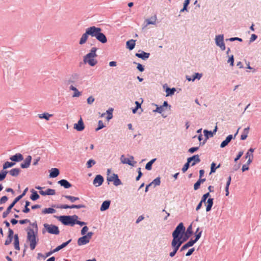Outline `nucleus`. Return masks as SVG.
Segmentation results:
<instances>
[{
    "label": "nucleus",
    "instance_id": "1",
    "mask_svg": "<svg viewBox=\"0 0 261 261\" xmlns=\"http://www.w3.org/2000/svg\"><path fill=\"white\" fill-rule=\"evenodd\" d=\"M89 36L95 37L98 41L102 43H105L107 41V37L101 32V28L92 26L86 29L85 32L82 35L80 39L79 44L83 45L85 44L87 42Z\"/></svg>",
    "mask_w": 261,
    "mask_h": 261
},
{
    "label": "nucleus",
    "instance_id": "2",
    "mask_svg": "<svg viewBox=\"0 0 261 261\" xmlns=\"http://www.w3.org/2000/svg\"><path fill=\"white\" fill-rule=\"evenodd\" d=\"M185 227L182 223H180L176 227L175 229L172 233L173 240L171 242V246L173 248V251L169 254L170 257H173L177 251L179 249L181 245L185 241L182 239L183 233L185 231Z\"/></svg>",
    "mask_w": 261,
    "mask_h": 261
},
{
    "label": "nucleus",
    "instance_id": "3",
    "mask_svg": "<svg viewBox=\"0 0 261 261\" xmlns=\"http://www.w3.org/2000/svg\"><path fill=\"white\" fill-rule=\"evenodd\" d=\"M97 48L95 47H92L90 52L86 55L83 58V62L85 64H88L90 66H94L97 63L96 60V51Z\"/></svg>",
    "mask_w": 261,
    "mask_h": 261
},
{
    "label": "nucleus",
    "instance_id": "4",
    "mask_svg": "<svg viewBox=\"0 0 261 261\" xmlns=\"http://www.w3.org/2000/svg\"><path fill=\"white\" fill-rule=\"evenodd\" d=\"M27 240L30 243V247L32 250L35 249L39 239L37 237V230L29 229L27 232Z\"/></svg>",
    "mask_w": 261,
    "mask_h": 261
},
{
    "label": "nucleus",
    "instance_id": "5",
    "mask_svg": "<svg viewBox=\"0 0 261 261\" xmlns=\"http://www.w3.org/2000/svg\"><path fill=\"white\" fill-rule=\"evenodd\" d=\"M58 219L64 225L73 226L75 225L74 221L78 219V216L75 215L72 216H62L59 217Z\"/></svg>",
    "mask_w": 261,
    "mask_h": 261
},
{
    "label": "nucleus",
    "instance_id": "6",
    "mask_svg": "<svg viewBox=\"0 0 261 261\" xmlns=\"http://www.w3.org/2000/svg\"><path fill=\"white\" fill-rule=\"evenodd\" d=\"M44 230H43V233L47 232L48 233L52 234L58 235L60 233L59 228L57 226L53 224H48L45 223L43 224Z\"/></svg>",
    "mask_w": 261,
    "mask_h": 261
},
{
    "label": "nucleus",
    "instance_id": "7",
    "mask_svg": "<svg viewBox=\"0 0 261 261\" xmlns=\"http://www.w3.org/2000/svg\"><path fill=\"white\" fill-rule=\"evenodd\" d=\"M120 161L122 164H127L132 166H134V165L137 163V162L134 161V158L132 155H129L128 158H126L123 154L121 155L120 157Z\"/></svg>",
    "mask_w": 261,
    "mask_h": 261
},
{
    "label": "nucleus",
    "instance_id": "8",
    "mask_svg": "<svg viewBox=\"0 0 261 261\" xmlns=\"http://www.w3.org/2000/svg\"><path fill=\"white\" fill-rule=\"evenodd\" d=\"M216 44L217 46L220 47L222 50L225 49V45L224 43L223 35H219L216 36L215 38Z\"/></svg>",
    "mask_w": 261,
    "mask_h": 261
},
{
    "label": "nucleus",
    "instance_id": "9",
    "mask_svg": "<svg viewBox=\"0 0 261 261\" xmlns=\"http://www.w3.org/2000/svg\"><path fill=\"white\" fill-rule=\"evenodd\" d=\"M36 188L38 190H39V193L43 196L45 195H54L56 194L55 190L54 189H47L45 191H43L42 189L43 188L38 186L36 187Z\"/></svg>",
    "mask_w": 261,
    "mask_h": 261
},
{
    "label": "nucleus",
    "instance_id": "10",
    "mask_svg": "<svg viewBox=\"0 0 261 261\" xmlns=\"http://www.w3.org/2000/svg\"><path fill=\"white\" fill-rule=\"evenodd\" d=\"M108 181H113L114 185L116 186H118L121 184L120 180L118 178L117 174H113L111 177L107 178Z\"/></svg>",
    "mask_w": 261,
    "mask_h": 261
},
{
    "label": "nucleus",
    "instance_id": "11",
    "mask_svg": "<svg viewBox=\"0 0 261 261\" xmlns=\"http://www.w3.org/2000/svg\"><path fill=\"white\" fill-rule=\"evenodd\" d=\"M74 129H75L76 130L81 132L85 128V125L83 122V121L81 118L80 120L78 121L77 123H75L73 126Z\"/></svg>",
    "mask_w": 261,
    "mask_h": 261
},
{
    "label": "nucleus",
    "instance_id": "12",
    "mask_svg": "<svg viewBox=\"0 0 261 261\" xmlns=\"http://www.w3.org/2000/svg\"><path fill=\"white\" fill-rule=\"evenodd\" d=\"M254 151V149L251 148L245 154V158L248 160L247 162H248V164H250L252 162L253 158V152Z\"/></svg>",
    "mask_w": 261,
    "mask_h": 261
},
{
    "label": "nucleus",
    "instance_id": "13",
    "mask_svg": "<svg viewBox=\"0 0 261 261\" xmlns=\"http://www.w3.org/2000/svg\"><path fill=\"white\" fill-rule=\"evenodd\" d=\"M103 181V177L100 175H97L96 176L93 180V184L96 187H99L102 185Z\"/></svg>",
    "mask_w": 261,
    "mask_h": 261
},
{
    "label": "nucleus",
    "instance_id": "14",
    "mask_svg": "<svg viewBox=\"0 0 261 261\" xmlns=\"http://www.w3.org/2000/svg\"><path fill=\"white\" fill-rule=\"evenodd\" d=\"M90 240L86 235L80 238L77 240V244L79 246L84 245L88 243Z\"/></svg>",
    "mask_w": 261,
    "mask_h": 261
},
{
    "label": "nucleus",
    "instance_id": "15",
    "mask_svg": "<svg viewBox=\"0 0 261 261\" xmlns=\"http://www.w3.org/2000/svg\"><path fill=\"white\" fill-rule=\"evenodd\" d=\"M32 161V156L31 155H28L25 158L23 163L21 164V167L22 168H28L31 164Z\"/></svg>",
    "mask_w": 261,
    "mask_h": 261
},
{
    "label": "nucleus",
    "instance_id": "16",
    "mask_svg": "<svg viewBox=\"0 0 261 261\" xmlns=\"http://www.w3.org/2000/svg\"><path fill=\"white\" fill-rule=\"evenodd\" d=\"M10 159L12 161L18 162H20V161H21L22 160H23V158L22 155L21 153H16L15 155L11 156L10 158Z\"/></svg>",
    "mask_w": 261,
    "mask_h": 261
},
{
    "label": "nucleus",
    "instance_id": "17",
    "mask_svg": "<svg viewBox=\"0 0 261 261\" xmlns=\"http://www.w3.org/2000/svg\"><path fill=\"white\" fill-rule=\"evenodd\" d=\"M217 130V126H216L213 132L209 131L206 129L203 130L204 135L205 137V141L209 137H213L214 133H215Z\"/></svg>",
    "mask_w": 261,
    "mask_h": 261
},
{
    "label": "nucleus",
    "instance_id": "18",
    "mask_svg": "<svg viewBox=\"0 0 261 261\" xmlns=\"http://www.w3.org/2000/svg\"><path fill=\"white\" fill-rule=\"evenodd\" d=\"M13 231L12 229L9 228L8 230V237L7 239L6 240L5 244L6 245H8L10 244L12 240L13 236Z\"/></svg>",
    "mask_w": 261,
    "mask_h": 261
},
{
    "label": "nucleus",
    "instance_id": "19",
    "mask_svg": "<svg viewBox=\"0 0 261 261\" xmlns=\"http://www.w3.org/2000/svg\"><path fill=\"white\" fill-rule=\"evenodd\" d=\"M58 183L65 189H68L71 187L70 183L66 179H61L58 181Z\"/></svg>",
    "mask_w": 261,
    "mask_h": 261
},
{
    "label": "nucleus",
    "instance_id": "20",
    "mask_svg": "<svg viewBox=\"0 0 261 261\" xmlns=\"http://www.w3.org/2000/svg\"><path fill=\"white\" fill-rule=\"evenodd\" d=\"M59 170L58 168H51L50 170L49 177L55 178L58 176L59 174Z\"/></svg>",
    "mask_w": 261,
    "mask_h": 261
},
{
    "label": "nucleus",
    "instance_id": "21",
    "mask_svg": "<svg viewBox=\"0 0 261 261\" xmlns=\"http://www.w3.org/2000/svg\"><path fill=\"white\" fill-rule=\"evenodd\" d=\"M136 56L143 60H146L149 58V54L141 51L140 53H136Z\"/></svg>",
    "mask_w": 261,
    "mask_h": 261
},
{
    "label": "nucleus",
    "instance_id": "22",
    "mask_svg": "<svg viewBox=\"0 0 261 261\" xmlns=\"http://www.w3.org/2000/svg\"><path fill=\"white\" fill-rule=\"evenodd\" d=\"M232 139V135H228L225 140H224L221 144L220 147L221 148H224L226 146L228 145V144L230 142L231 139Z\"/></svg>",
    "mask_w": 261,
    "mask_h": 261
},
{
    "label": "nucleus",
    "instance_id": "23",
    "mask_svg": "<svg viewBox=\"0 0 261 261\" xmlns=\"http://www.w3.org/2000/svg\"><path fill=\"white\" fill-rule=\"evenodd\" d=\"M53 114H49L47 112H45L42 114H38V117L40 119H44L45 120L48 121L49 120L50 118L53 116Z\"/></svg>",
    "mask_w": 261,
    "mask_h": 261
},
{
    "label": "nucleus",
    "instance_id": "24",
    "mask_svg": "<svg viewBox=\"0 0 261 261\" xmlns=\"http://www.w3.org/2000/svg\"><path fill=\"white\" fill-rule=\"evenodd\" d=\"M195 157H196V158L197 159V158L196 156H192V157L189 158L188 159L187 162L185 164V165L184 166V167L182 168V171L183 172H185L188 170V169L189 167L190 163L193 160V158H195Z\"/></svg>",
    "mask_w": 261,
    "mask_h": 261
},
{
    "label": "nucleus",
    "instance_id": "25",
    "mask_svg": "<svg viewBox=\"0 0 261 261\" xmlns=\"http://www.w3.org/2000/svg\"><path fill=\"white\" fill-rule=\"evenodd\" d=\"M110 205V201L106 200L102 202L101 207L100 211H104L109 208Z\"/></svg>",
    "mask_w": 261,
    "mask_h": 261
},
{
    "label": "nucleus",
    "instance_id": "26",
    "mask_svg": "<svg viewBox=\"0 0 261 261\" xmlns=\"http://www.w3.org/2000/svg\"><path fill=\"white\" fill-rule=\"evenodd\" d=\"M213 205V199L210 198L207 199L206 202V211L207 212L211 211L212 207Z\"/></svg>",
    "mask_w": 261,
    "mask_h": 261
},
{
    "label": "nucleus",
    "instance_id": "27",
    "mask_svg": "<svg viewBox=\"0 0 261 261\" xmlns=\"http://www.w3.org/2000/svg\"><path fill=\"white\" fill-rule=\"evenodd\" d=\"M70 90L74 91V94L72 95L73 97H77L81 95V93L77 90V89L72 85L70 86Z\"/></svg>",
    "mask_w": 261,
    "mask_h": 261
},
{
    "label": "nucleus",
    "instance_id": "28",
    "mask_svg": "<svg viewBox=\"0 0 261 261\" xmlns=\"http://www.w3.org/2000/svg\"><path fill=\"white\" fill-rule=\"evenodd\" d=\"M135 42L136 41L133 39L129 40L126 42V46L127 48L129 50H132L135 46Z\"/></svg>",
    "mask_w": 261,
    "mask_h": 261
},
{
    "label": "nucleus",
    "instance_id": "29",
    "mask_svg": "<svg viewBox=\"0 0 261 261\" xmlns=\"http://www.w3.org/2000/svg\"><path fill=\"white\" fill-rule=\"evenodd\" d=\"M14 248L17 250H20L19 239L17 234L14 236Z\"/></svg>",
    "mask_w": 261,
    "mask_h": 261
},
{
    "label": "nucleus",
    "instance_id": "30",
    "mask_svg": "<svg viewBox=\"0 0 261 261\" xmlns=\"http://www.w3.org/2000/svg\"><path fill=\"white\" fill-rule=\"evenodd\" d=\"M20 173V169L19 168H13L9 171L10 174L12 176H17Z\"/></svg>",
    "mask_w": 261,
    "mask_h": 261
},
{
    "label": "nucleus",
    "instance_id": "31",
    "mask_svg": "<svg viewBox=\"0 0 261 261\" xmlns=\"http://www.w3.org/2000/svg\"><path fill=\"white\" fill-rule=\"evenodd\" d=\"M56 212V210L54 209L53 208L49 207V208H45L43 210L42 213L46 214H54Z\"/></svg>",
    "mask_w": 261,
    "mask_h": 261
},
{
    "label": "nucleus",
    "instance_id": "32",
    "mask_svg": "<svg viewBox=\"0 0 261 261\" xmlns=\"http://www.w3.org/2000/svg\"><path fill=\"white\" fill-rule=\"evenodd\" d=\"M14 206V205L11 203L7 208L6 211H5L3 213V217L4 218H6L8 215L10 213L12 208Z\"/></svg>",
    "mask_w": 261,
    "mask_h": 261
},
{
    "label": "nucleus",
    "instance_id": "33",
    "mask_svg": "<svg viewBox=\"0 0 261 261\" xmlns=\"http://www.w3.org/2000/svg\"><path fill=\"white\" fill-rule=\"evenodd\" d=\"M176 89L175 88H167L166 89V96H168L169 95H172L174 94V92L175 91Z\"/></svg>",
    "mask_w": 261,
    "mask_h": 261
},
{
    "label": "nucleus",
    "instance_id": "34",
    "mask_svg": "<svg viewBox=\"0 0 261 261\" xmlns=\"http://www.w3.org/2000/svg\"><path fill=\"white\" fill-rule=\"evenodd\" d=\"M156 20V16H154V17H151L150 18L147 19L146 20L147 24H155Z\"/></svg>",
    "mask_w": 261,
    "mask_h": 261
},
{
    "label": "nucleus",
    "instance_id": "35",
    "mask_svg": "<svg viewBox=\"0 0 261 261\" xmlns=\"http://www.w3.org/2000/svg\"><path fill=\"white\" fill-rule=\"evenodd\" d=\"M205 180V178H203V179L200 178L195 183V184L194 185V190H197L198 189H199L200 184L201 182H204Z\"/></svg>",
    "mask_w": 261,
    "mask_h": 261
},
{
    "label": "nucleus",
    "instance_id": "36",
    "mask_svg": "<svg viewBox=\"0 0 261 261\" xmlns=\"http://www.w3.org/2000/svg\"><path fill=\"white\" fill-rule=\"evenodd\" d=\"M193 156H196L197 158H197H196V157H195V158H193V160L191 162L192 166L195 165L196 163H199L200 162V159L199 158V155L196 154L193 155Z\"/></svg>",
    "mask_w": 261,
    "mask_h": 261
},
{
    "label": "nucleus",
    "instance_id": "37",
    "mask_svg": "<svg viewBox=\"0 0 261 261\" xmlns=\"http://www.w3.org/2000/svg\"><path fill=\"white\" fill-rule=\"evenodd\" d=\"M202 76V74H200L199 73H196L194 75L192 76V79H191V78H187V80L188 81H194L196 79H197L198 80L200 79V78Z\"/></svg>",
    "mask_w": 261,
    "mask_h": 261
},
{
    "label": "nucleus",
    "instance_id": "38",
    "mask_svg": "<svg viewBox=\"0 0 261 261\" xmlns=\"http://www.w3.org/2000/svg\"><path fill=\"white\" fill-rule=\"evenodd\" d=\"M15 165V163L13 162H6L5 163V164L3 165V170L10 168L12 166H13Z\"/></svg>",
    "mask_w": 261,
    "mask_h": 261
},
{
    "label": "nucleus",
    "instance_id": "39",
    "mask_svg": "<svg viewBox=\"0 0 261 261\" xmlns=\"http://www.w3.org/2000/svg\"><path fill=\"white\" fill-rule=\"evenodd\" d=\"M156 160V159H153L150 161L149 162H148L145 166V168L147 170H150L151 169V166L152 164L154 162V161Z\"/></svg>",
    "mask_w": 261,
    "mask_h": 261
},
{
    "label": "nucleus",
    "instance_id": "40",
    "mask_svg": "<svg viewBox=\"0 0 261 261\" xmlns=\"http://www.w3.org/2000/svg\"><path fill=\"white\" fill-rule=\"evenodd\" d=\"M64 197L70 200L71 202H74L75 201L79 200V198L77 197H74L72 196L65 195Z\"/></svg>",
    "mask_w": 261,
    "mask_h": 261
},
{
    "label": "nucleus",
    "instance_id": "41",
    "mask_svg": "<svg viewBox=\"0 0 261 261\" xmlns=\"http://www.w3.org/2000/svg\"><path fill=\"white\" fill-rule=\"evenodd\" d=\"M30 198L32 200L35 201L39 198V195L36 191H33Z\"/></svg>",
    "mask_w": 261,
    "mask_h": 261
},
{
    "label": "nucleus",
    "instance_id": "42",
    "mask_svg": "<svg viewBox=\"0 0 261 261\" xmlns=\"http://www.w3.org/2000/svg\"><path fill=\"white\" fill-rule=\"evenodd\" d=\"M113 109L112 108H111L109 109L108 111H107V119L108 120H110L113 117Z\"/></svg>",
    "mask_w": 261,
    "mask_h": 261
},
{
    "label": "nucleus",
    "instance_id": "43",
    "mask_svg": "<svg viewBox=\"0 0 261 261\" xmlns=\"http://www.w3.org/2000/svg\"><path fill=\"white\" fill-rule=\"evenodd\" d=\"M161 183V181H160V177H156V178H155L151 182H150V184H151V185H154V186L155 187L156 186H159L160 185Z\"/></svg>",
    "mask_w": 261,
    "mask_h": 261
},
{
    "label": "nucleus",
    "instance_id": "44",
    "mask_svg": "<svg viewBox=\"0 0 261 261\" xmlns=\"http://www.w3.org/2000/svg\"><path fill=\"white\" fill-rule=\"evenodd\" d=\"M7 173L8 172L6 170H3L2 171H1V172H0V181H2L5 179Z\"/></svg>",
    "mask_w": 261,
    "mask_h": 261
},
{
    "label": "nucleus",
    "instance_id": "45",
    "mask_svg": "<svg viewBox=\"0 0 261 261\" xmlns=\"http://www.w3.org/2000/svg\"><path fill=\"white\" fill-rule=\"evenodd\" d=\"M193 233L192 225H190L188 226L186 231V235L187 238H189Z\"/></svg>",
    "mask_w": 261,
    "mask_h": 261
},
{
    "label": "nucleus",
    "instance_id": "46",
    "mask_svg": "<svg viewBox=\"0 0 261 261\" xmlns=\"http://www.w3.org/2000/svg\"><path fill=\"white\" fill-rule=\"evenodd\" d=\"M96 162L92 159H90L87 163V167L88 168H91L92 166L95 165Z\"/></svg>",
    "mask_w": 261,
    "mask_h": 261
},
{
    "label": "nucleus",
    "instance_id": "47",
    "mask_svg": "<svg viewBox=\"0 0 261 261\" xmlns=\"http://www.w3.org/2000/svg\"><path fill=\"white\" fill-rule=\"evenodd\" d=\"M220 166V165L219 164L217 167H216V164L214 163H212L211 164V173L215 172L216 169L219 168Z\"/></svg>",
    "mask_w": 261,
    "mask_h": 261
},
{
    "label": "nucleus",
    "instance_id": "48",
    "mask_svg": "<svg viewBox=\"0 0 261 261\" xmlns=\"http://www.w3.org/2000/svg\"><path fill=\"white\" fill-rule=\"evenodd\" d=\"M85 205H83V204H79V205H74V204H73V205H70V208H85Z\"/></svg>",
    "mask_w": 261,
    "mask_h": 261
},
{
    "label": "nucleus",
    "instance_id": "49",
    "mask_svg": "<svg viewBox=\"0 0 261 261\" xmlns=\"http://www.w3.org/2000/svg\"><path fill=\"white\" fill-rule=\"evenodd\" d=\"M105 127L103 122L102 120H99L98 121V127L96 128V130H99V129L103 128Z\"/></svg>",
    "mask_w": 261,
    "mask_h": 261
},
{
    "label": "nucleus",
    "instance_id": "50",
    "mask_svg": "<svg viewBox=\"0 0 261 261\" xmlns=\"http://www.w3.org/2000/svg\"><path fill=\"white\" fill-rule=\"evenodd\" d=\"M210 195V192H207L205 194H204L202 197V199L201 200V202H205L206 199L207 198V197L209 196Z\"/></svg>",
    "mask_w": 261,
    "mask_h": 261
},
{
    "label": "nucleus",
    "instance_id": "51",
    "mask_svg": "<svg viewBox=\"0 0 261 261\" xmlns=\"http://www.w3.org/2000/svg\"><path fill=\"white\" fill-rule=\"evenodd\" d=\"M57 207L58 208H61V209H67V208H70V205H68L66 204H61V205H58L57 206Z\"/></svg>",
    "mask_w": 261,
    "mask_h": 261
},
{
    "label": "nucleus",
    "instance_id": "52",
    "mask_svg": "<svg viewBox=\"0 0 261 261\" xmlns=\"http://www.w3.org/2000/svg\"><path fill=\"white\" fill-rule=\"evenodd\" d=\"M88 227L87 226H84L81 230V234L83 236L85 235L86 233L88 231Z\"/></svg>",
    "mask_w": 261,
    "mask_h": 261
},
{
    "label": "nucleus",
    "instance_id": "53",
    "mask_svg": "<svg viewBox=\"0 0 261 261\" xmlns=\"http://www.w3.org/2000/svg\"><path fill=\"white\" fill-rule=\"evenodd\" d=\"M250 164H248V162L246 164H244L242 166V170L243 172L247 171L249 169V166Z\"/></svg>",
    "mask_w": 261,
    "mask_h": 261
},
{
    "label": "nucleus",
    "instance_id": "54",
    "mask_svg": "<svg viewBox=\"0 0 261 261\" xmlns=\"http://www.w3.org/2000/svg\"><path fill=\"white\" fill-rule=\"evenodd\" d=\"M157 108L155 110H153L154 112H158L159 113H161L163 110V106H160V107H158L157 105H156Z\"/></svg>",
    "mask_w": 261,
    "mask_h": 261
},
{
    "label": "nucleus",
    "instance_id": "55",
    "mask_svg": "<svg viewBox=\"0 0 261 261\" xmlns=\"http://www.w3.org/2000/svg\"><path fill=\"white\" fill-rule=\"evenodd\" d=\"M94 101V98L93 96H89L87 98V103L89 105H91Z\"/></svg>",
    "mask_w": 261,
    "mask_h": 261
},
{
    "label": "nucleus",
    "instance_id": "56",
    "mask_svg": "<svg viewBox=\"0 0 261 261\" xmlns=\"http://www.w3.org/2000/svg\"><path fill=\"white\" fill-rule=\"evenodd\" d=\"M196 242L194 240H191L189 241H188L187 243H186L188 247L192 246Z\"/></svg>",
    "mask_w": 261,
    "mask_h": 261
},
{
    "label": "nucleus",
    "instance_id": "57",
    "mask_svg": "<svg viewBox=\"0 0 261 261\" xmlns=\"http://www.w3.org/2000/svg\"><path fill=\"white\" fill-rule=\"evenodd\" d=\"M137 68L139 71L141 72H143L144 70L143 66L140 63L137 64Z\"/></svg>",
    "mask_w": 261,
    "mask_h": 261
},
{
    "label": "nucleus",
    "instance_id": "58",
    "mask_svg": "<svg viewBox=\"0 0 261 261\" xmlns=\"http://www.w3.org/2000/svg\"><path fill=\"white\" fill-rule=\"evenodd\" d=\"M22 197V195H19L14 199L12 204L14 206L15 203H17Z\"/></svg>",
    "mask_w": 261,
    "mask_h": 261
},
{
    "label": "nucleus",
    "instance_id": "59",
    "mask_svg": "<svg viewBox=\"0 0 261 261\" xmlns=\"http://www.w3.org/2000/svg\"><path fill=\"white\" fill-rule=\"evenodd\" d=\"M202 231H200L198 234H195V239L194 240L196 242L200 239L201 236Z\"/></svg>",
    "mask_w": 261,
    "mask_h": 261
},
{
    "label": "nucleus",
    "instance_id": "60",
    "mask_svg": "<svg viewBox=\"0 0 261 261\" xmlns=\"http://www.w3.org/2000/svg\"><path fill=\"white\" fill-rule=\"evenodd\" d=\"M243 154V151H240L238 154L237 155L236 158L234 159V162H237L238 160L240 159V158L242 156Z\"/></svg>",
    "mask_w": 261,
    "mask_h": 261
},
{
    "label": "nucleus",
    "instance_id": "61",
    "mask_svg": "<svg viewBox=\"0 0 261 261\" xmlns=\"http://www.w3.org/2000/svg\"><path fill=\"white\" fill-rule=\"evenodd\" d=\"M194 250H195L194 248H192L188 250V251L187 252V253H186V255L187 256H189L191 255L192 254V253L194 251Z\"/></svg>",
    "mask_w": 261,
    "mask_h": 261
},
{
    "label": "nucleus",
    "instance_id": "62",
    "mask_svg": "<svg viewBox=\"0 0 261 261\" xmlns=\"http://www.w3.org/2000/svg\"><path fill=\"white\" fill-rule=\"evenodd\" d=\"M8 200V198L6 196H3L0 199V202L1 203H5Z\"/></svg>",
    "mask_w": 261,
    "mask_h": 261
},
{
    "label": "nucleus",
    "instance_id": "63",
    "mask_svg": "<svg viewBox=\"0 0 261 261\" xmlns=\"http://www.w3.org/2000/svg\"><path fill=\"white\" fill-rule=\"evenodd\" d=\"M198 148H199L198 147H193L190 148L189 149V152L190 153H193L194 152L197 151L198 149Z\"/></svg>",
    "mask_w": 261,
    "mask_h": 261
},
{
    "label": "nucleus",
    "instance_id": "64",
    "mask_svg": "<svg viewBox=\"0 0 261 261\" xmlns=\"http://www.w3.org/2000/svg\"><path fill=\"white\" fill-rule=\"evenodd\" d=\"M233 61H234V60H233V55H232L230 58L229 59H228V60L227 61L228 63H230V64L231 66H233Z\"/></svg>",
    "mask_w": 261,
    "mask_h": 261
}]
</instances>
